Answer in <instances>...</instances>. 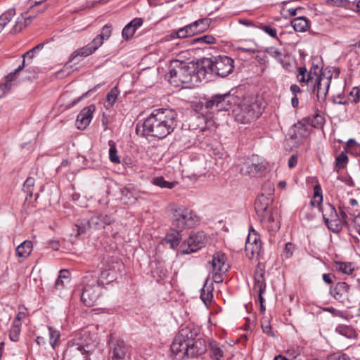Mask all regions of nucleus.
<instances>
[{"label": "nucleus", "mask_w": 360, "mask_h": 360, "mask_svg": "<svg viewBox=\"0 0 360 360\" xmlns=\"http://www.w3.org/2000/svg\"><path fill=\"white\" fill-rule=\"evenodd\" d=\"M205 70H202L200 60L197 63H186L178 60L171 62L169 73L166 75L169 83L174 86L181 84L195 86L205 79Z\"/></svg>", "instance_id": "nucleus-1"}, {"label": "nucleus", "mask_w": 360, "mask_h": 360, "mask_svg": "<svg viewBox=\"0 0 360 360\" xmlns=\"http://www.w3.org/2000/svg\"><path fill=\"white\" fill-rule=\"evenodd\" d=\"M193 333L188 328H182L176 335L171 345L172 352L180 358H190L199 355L201 352L197 346Z\"/></svg>", "instance_id": "nucleus-2"}, {"label": "nucleus", "mask_w": 360, "mask_h": 360, "mask_svg": "<svg viewBox=\"0 0 360 360\" xmlns=\"http://www.w3.org/2000/svg\"><path fill=\"white\" fill-rule=\"evenodd\" d=\"M202 70H205V79L210 75L225 77L233 72V60L226 56H218L212 58H204L200 60Z\"/></svg>", "instance_id": "nucleus-3"}, {"label": "nucleus", "mask_w": 360, "mask_h": 360, "mask_svg": "<svg viewBox=\"0 0 360 360\" xmlns=\"http://www.w3.org/2000/svg\"><path fill=\"white\" fill-rule=\"evenodd\" d=\"M233 114L236 122L241 124L250 123L262 115L260 105L257 101L252 98L245 99L243 103L233 109Z\"/></svg>", "instance_id": "nucleus-4"}, {"label": "nucleus", "mask_w": 360, "mask_h": 360, "mask_svg": "<svg viewBox=\"0 0 360 360\" xmlns=\"http://www.w3.org/2000/svg\"><path fill=\"white\" fill-rule=\"evenodd\" d=\"M154 117H148L143 123H138L136 127V133L137 135H150L151 132H155L157 135H169L172 134L176 127V122L173 124L166 122H160Z\"/></svg>", "instance_id": "nucleus-5"}, {"label": "nucleus", "mask_w": 360, "mask_h": 360, "mask_svg": "<svg viewBox=\"0 0 360 360\" xmlns=\"http://www.w3.org/2000/svg\"><path fill=\"white\" fill-rule=\"evenodd\" d=\"M200 221L197 214L186 207L180 206L172 210V225L180 231L195 227Z\"/></svg>", "instance_id": "nucleus-6"}, {"label": "nucleus", "mask_w": 360, "mask_h": 360, "mask_svg": "<svg viewBox=\"0 0 360 360\" xmlns=\"http://www.w3.org/2000/svg\"><path fill=\"white\" fill-rule=\"evenodd\" d=\"M235 100L233 95L229 93L213 95L210 99L204 103L206 109L214 111L229 110Z\"/></svg>", "instance_id": "nucleus-7"}, {"label": "nucleus", "mask_w": 360, "mask_h": 360, "mask_svg": "<svg viewBox=\"0 0 360 360\" xmlns=\"http://www.w3.org/2000/svg\"><path fill=\"white\" fill-rule=\"evenodd\" d=\"M206 241L207 238L203 232L195 233L180 245V251L184 255L196 252L205 245Z\"/></svg>", "instance_id": "nucleus-8"}, {"label": "nucleus", "mask_w": 360, "mask_h": 360, "mask_svg": "<svg viewBox=\"0 0 360 360\" xmlns=\"http://www.w3.org/2000/svg\"><path fill=\"white\" fill-rule=\"evenodd\" d=\"M322 213L324 221L331 231L337 233L342 229L341 219L333 205H325L322 207Z\"/></svg>", "instance_id": "nucleus-9"}, {"label": "nucleus", "mask_w": 360, "mask_h": 360, "mask_svg": "<svg viewBox=\"0 0 360 360\" xmlns=\"http://www.w3.org/2000/svg\"><path fill=\"white\" fill-rule=\"evenodd\" d=\"M245 251L250 259H259L262 252V243L255 230H250L247 237Z\"/></svg>", "instance_id": "nucleus-10"}, {"label": "nucleus", "mask_w": 360, "mask_h": 360, "mask_svg": "<svg viewBox=\"0 0 360 360\" xmlns=\"http://www.w3.org/2000/svg\"><path fill=\"white\" fill-rule=\"evenodd\" d=\"M264 274L265 270L264 266L259 264L255 271L253 291L258 293L262 311L265 310L263 304L264 301L263 293L266 290V282L264 278Z\"/></svg>", "instance_id": "nucleus-11"}, {"label": "nucleus", "mask_w": 360, "mask_h": 360, "mask_svg": "<svg viewBox=\"0 0 360 360\" xmlns=\"http://www.w3.org/2000/svg\"><path fill=\"white\" fill-rule=\"evenodd\" d=\"M323 118L317 115L315 116L311 122L308 120H304L303 122H298L293 126L294 135H304L305 133L314 134L313 131L314 128H320L323 124Z\"/></svg>", "instance_id": "nucleus-12"}, {"label": "nucleus", "mask_w": 360, "mask_h": 360, "mask_svg": "<svg viewBox=\"0 0 360 360\" xmlns=\"http://www.w3.org/2000/svg\"><path fill=\"white\" fill-rule=\"evenodd\" d=\"M257 216L264 226L270 231L275 232L280 229L279 216L277 210L271 208Z\"/></svg>", "instance_id": "nucleus-13"}, {"label": "nucleus", "mask_w": 360, "mask_h": 360, "mask_svg": "<svg viewBox=\"0 0 360 360\" xmlns=\"http://www.w3.org/2000/svg\"><path fill=\"white\" fill-rule=\"evenodd\" d=\"M100 290L99 281L95 285L85 286L81 296L83 303L88 307L93 306L99 297Z\"/></svg>", "instance_id": "nucleus-14"}, {"label": "nucleus", "mask_w": 360, "mask_h": 360, "mask_svg": "<svg viewBox=\"0 0 360 360\" xmlns=\"http://www.w3.org/2000/svg\"><path fill=\"white\" fill-rule=\"evenodd\" d=\"M95 111L96 106L94 104L84 108L77 117L75 121L77 128L80 130L85 129L89 125Z\"/></svg>", "instance_id": "nucleus-15"}, {"label": "nucleus", "mask_w": 360, "mask_h": 360, "mask_svg": "<svg viewBox=\"0 0 360 360\" xmlns=\"http://www.w3.org/2000/svg\"><path fill=\"white\" fill-rule=\"evenodd\" d=\"M330 293L336 300L345 304L349 301L350 286L345 282H338L330 288Z\"/></svg>", "instance_id": "nucleus-16"}, {"label": "nucleus", "mask_w": 360, "mask_h": 360, "mask_svg": "<svg viewBox=\"0 0 360 360\" xmlns=\"http://www.w3.org/2000/svg\"><path fill=\"white\" fill-rule=\"evenodd\" d=\"M313 92L316 91L318 99L324 100L328 91L330 80L325 76L318 75L314 81Z\"/></svg>", "instance_id": "nucleus-17"}, {"label": "nucleus", "mask_w": 360, "mask_h": 360, "mask_svg": "<svg viewBox=\"0 0 360 360\" xmlns=\"http://www.w3.org/2000/svg\"><path fill=\"white\" fill-rule=\"evenodd\" d=\"M176 112L175 110L169 108H159L153 111L149 117H154L153 119L160 122H166L173 124L176 122Z\"/></svg>", "instance_id": "nucleus-18"}, {"label": "nucleus", "mask_w": 360, "mask_h": 360, "mask_svg": "<svg viewBox=\"0 0 360 360\" xmlns=\"http://www.w3.org/2000/svg\"><path fill=\"white\" fill-rule=\"evenodd\" d=\"M82 346L73 343L69 344L63 354V360H86V355Z\"/></svg>", "instance_id": "nucleus-19"}, {"label": "nucleus", "mask_w": 360, "mask_h": 360, "mask_svg": "<svg viewBox=\"0 0 360 360\" xmlns=\"http://www.w3.org/2000/svg\"><path fill=\"white\" fill-rule=\"evenodd\" d=\"M226 257L224 253L218 252L214 254L210 262L212 272H226L228 266L226 264Z\"/></svg>", "instance_id": "nucleus-20"}, {"label": "nucleus", "mask_w": 360, "mask_h": 360, "mask_svg": "<svg viewBox=\"0 0 360 360\" xmlns=\"http://www.w3.org/2000/svg\"><path fill=\"white\" fill-rule=\"evenodd\" d=\"M25 68V61L23 60L22 64L18 66L13 72L9 73L6 77V82L0 84V98L6 95L9 91L12 86V82L15 75L21 72Z\"/></svg>", "instance_id": "nucleus-21"}, {"label": "nucleus", "mask_w": 360, "mask_h": 360, "mask_svg": "<svg viewBox=\"0 0 360 360\" xmlns=\"http://www.w3.org/2000/svg\"><path fill=\"white\" fill-rule=\"evenodd\" d=\"M115 221L114 219L109 215H103L92 217L89 221V226L92 228L100 229L111 224Z\"/></svg>", "instance_id": "nucleus-22"}, {"label": "nucleus", "mask_w": 360, "mask_h": 360, "mask_svg": "<svg viewBox=\"0 0 360 360\" xmlns=\"http://www.w3.org/2000/svg\"><path fill=\"white\" fill-rule=\"evenodd\" d=\"M297 79L301 84H313L314 79L316 78L318 75L316 72H312L311 71L307 72V68L304 66L297 68Z\"/></svg>", "instance_id": "nucleus-23"}, {"label": "nucleus", "mask_w": 360, "mask_h": 360, "mask_svg": "<svg viewBox=\"0 0 360 360\" xmlns=\"http://www.w3.org/2000/svg\"><path fill=\"white\" fill-rule=\"evenodd\" d=\"M272 201L273 198L270 196L265 195L264 193L259 195L255 201V210L257 215L270 210V205Z\"/></svg>", "instance_id": "nucleus-24"}, {"label": "nucleus", "mask_w": 360, "mask_h": 360, "mask_svg": "<svg viewBox=\"0 0 360 360\" xmlns=\"http://www.w3.org/2000/svg\"><path fill=\"white\" fill-rule=\"evenodd\" d=\"M112 360H129L123 341H117L112 348Z\"/></svg>", "instance_id": "nucleus-25"}, {"label": "nucleus", "mask_w": 360, "mask_h": 360, "mask_svg": "<svg viewBox=\"0 0 360 360\" xmlns=\"http://www.w3.org/2000/svg\"><path fill=\"white\" fill-rule=\"evenodd\" d=\"M263 166L259 162H245L241 167V172L249 176H255Z\"/></svg>", "instance_id": "nucleus-26"}, {"label": "nucleus", "mask_w": 360, "mask_h": 360, "mask_svg": "<svg viewBox=\"0 0 360 360\" xmlns=\"http://www.w3.org/2000/svg\"><path fill=\"white\" fill-rule=\"evenodd\" d=\"M210 23V19L202 18L189 24L188 26L191 27V30L193 32V35H195L205 31L209 27Z\"/></svg>", "instance_id": "nucleus-27"}, {"label": "nucleus", "mask_w": 360, "mask_h": 360, "mask_svg": "<svg viewBox=\"0 0 360 360\" xmlns=\"http://www.w3.org/2000/svg\"><path fill=\"white\" fill-rule=\"evenodd\" d=\"M291 25L295 32H304L309 28V20L305 17H297L291 20Z\"/></svg>", "instance_id": "nucleus-28"}, {"label": "nucleus", "mask_w": 360, "mask_h": 360, "mask_svg": "<svg viewBox=\"0 0 360 360\" xmlns=\"http://www.w3.org/2000/svg\"><path fill=\"white\" fill-rule=\"evenodd\" d=\"M33 245L30 240H25L16 248V255L18 257H27L32 251Z\"/></svg>", "instance_id": "nucleus-29"}, {"label": "nucleus", "mask_w": 360, "mask_h": 360, "mask_svg": "<svg viewBox=\"0 0 360 360\" xmlns=\"http://www.w3.org/2000/svg\"><path fill=\"white\" fill-rule=\"evenodd\" d=\"M28 13L30 12L28 11L27 13H23L21 18H18V20L13 28L14 32H20L22 28L28 25L31 22V20L34 18V15H28Z\"/></svg>", "instance_id": "nucleus-30"}, {"label": "nucleus", "mask_w": 360, "mask_h": 360, "mask_svg": "<svg viewBox=\"0 0 360 360\" xmlns=\"http://www.w3.org/2000/svg\"><path fill=\"white\" fill-rule=\"evenodd\" d=\"M70 272L66 269L60 271L59 276L56 281L55 287L57 290H62L70 282Z\"/></svg>", "instance_id": "nucleus-31"}, {"label": "nucleus", "mask_w": 360, "mask_h": 360, "mask_svg": "<svg viewBox=\"0 0 360 360\" xmlns=\"http://www.w3.org/2000/svg\"><path fill=\"white\" fill-rule=\"evenodd\" d=\"M180 231V230H173L169 233H168L165 238V242L169 243L170 247L173 249L176 248L179 244L180 240L181 238Z\"/></svg>", "instance_id": "nucleus-32"}, {"label": "nucleus", "mask_w": 360, "mask_h": 360, "mask_svg": "<svg viewBox=\"0 0 360 360\" xmlns=\"http://www.w3.org/2000/svg\"><path fill=\"white\" fill-rule=\"evenodd\" d=\"M120 94V91L117 86H115L110 89L106 96L105 101V107L108 109L111 108L116 102L117 97Z\"/></svg>", "instance_id": "nucleus-33"}, {"label": "nucleus", "mask_w": 360, "mask_h": 360, "mask_svg": "<svg viewBox=\"0 0 360 360\" xmlns=\"http://www.w3.org/2000/svg\"><path fill=\"white\" fill-rule=\"evenodd\" d=\"M94 51L91 46L88 44L87 45L79 48L75 51L70 56L69 61H72L77 56L86 57L91 55Z\"/></svg>", "instance_id": "nucleus-34"}, {"label": "nucleus", "mask_w": 360, "mask_h": 360, "mask_svg": "<svg viewBox=\"0 0 360 360\" xmlns=\"http://www.w3.org/2000/svg\"><path fill=\"white\" fill-rule=\"evenodd\" d=\"M15 15V9L13 8L8 9L1 15H0V32L4 27L11 20Z\"/></svg>", "instance_id": "nucleus-35"}, {"label": "nucleus", "mask_w": 360, "mask_h": 360, "mask_svg": "<svg viewBox=\"0 0 360 360\" xmlns=\"http://www.w3.org/2000/svg\"><path fill=\"white\" fill-rule=\"evenodd\" d=\"M210 347L212 357L215 360H221L224 356V351L219 344L212 341L210 343Z\"/></svg>", "instance_id": "nucleus-36"}, {"label": "nucleus", "mask_w": 360, "mask_h": 360, "mask_svg": "<svg viewBox=\"0 0 360 360\" xmlns=\"http://www.w3.org/2000/svg\"><path fill=\"white\" fill-rule=\"evenodd\" d=\"M193 36V32L191 30V27L188 25L179 29L177 31L172 32L171 37L174 38H186Z\"/></svg>", "instance_id": "nucleus-37"}, {"label": "nucleus", "mask_w": 360, "mask_h": 360, "mask_svg": "<svg viewBox=\"0 0 360 360\" xmlns=\"http://www.w3.org/2000/svg\"><path fill=\"white\" fill-rule=\"evenodd\" d=\"M335 267L336 270L348 275L351 274L354 271L352 263L338 262H335Z\"/></svg>", "instance_id": "nucleus-38"}, {"label": "nucleus", "mask_w": 360, "mask_h": 360, "mask_svg": "<svg viewBox=\"0 0 360 360\" xmlns=\"http://www.w3.org/2000/svg\"><path fill=\"white\" fill-rule=\"evenodd\" d=\"M153 184L160 188H172L176 184V182L167 181L162 176H158L153 179Z\"/></svg>", "instance_id": "nucleus-39"}, {"label": "nucleus", "mask_w": 360, "mask_h": 360, "mask_svg": "<svg viewBox=\"0 0 360 360\" xmlns=\"http://www.w3.org/2000/svg\"><path fill=\"white\" fill-rule=\"evenodd\" d=\"M314 197L311 201V204L312 206H318L321 202H322L323 200L322 190L321 186L319 184L316 185L314 188Z\"/></svg>", "instance_id": "nucleus-40"}, {"label": "nucleus", "mask_w": 360, "mask_h": 360, "mask_svg": "<svg viewBox=\"0 0 360 360\" xmlns=\"http://www.w3.org/2000/svg\"><path fill=\"white\" fill-rule=\"evenodd\" d=\"M109 158L110 160L115 164L120 162V157L117 155V150L116 148L115 143L112 141H109Z\"/></svg>", "instance_id": "nucleus-41"}, {"label": "nucleus", "mask_w": 360, "mask_h": 360, "mask_svg": "<svg viewBox=\"0 0 360 360\" xmlns=\"http://www.w3.org/2000/svg\"><path fill=\"white\" fill-rule=\"evenodd\" d=\"M21 330V323H13L10 332L9 338L13 342H17L19 340Z\"/></svg>", "instance_id": "nucleus-42"}, {"label": "nucleus", "mask_w": 360, "mask_h": 360, "mask_svg": "<svg viewBox=\"0 0 360 360\" xmlns=\"http://www.w3.org/2000/svg\"><path fill=\"white\" fill-rule=\"evenodd\" d=\"M35 180L32 177H29L26 179L23 185V191L27 194L30 198L32 197L34 186Z\"/></svg>", "instance_id": "nucleus-43"}, {"label": "nucleus", "mask_w": 360, "mask_h": 360, "mask_svg": "<svg viewBox=\"0 0 360 360\" xmlns=\"http://www.w3.org/2000/svg\"><path fill=\"white\" fill-rule=\"evenodd\" d=\"M327 3L333 6L343 7L349 8L352 6L355 5L354 2H350L349 0H327Z\"/></svg>", "instance_id": "nucleus-44"}, {"label": "nucleus", "mask_w": 360, "mask_h": 360, "mask_svg": "<svg viewBox=\"0 0 360 360\" xmlns=\"http://www.w3.org/2000/svg\"><path fill=\"white\" fill-rule=\"evenodd\" d=\"M212 292L210 287H207V282L205 283L204 287L202 289L200 297L203 302L207 304L208 302H210L212 298Z\"/></svg>", "instance_id": "nucleus-45"}, {"label": "nucleus", "mask_w": 360, "mask_h": 360, "mask_svg": "<svg viewBox=\"0 0 360 360\" xmlns=\"http://www.w3.org/2000/svg\"><path fill=\"white\" fill-rule=\"evenodd\" d=\"M300 136H289L285 140V146L287 150H292L300 144Z\"/></svg>", "instance_id": "nucleus-46"}, {"label": "nucleus", "mask_w": 360, "mask_h": 360, "mask_svg": "<svg viewBox=\"0 0 360 360\" xmlns=\"http://www.w3.org/2000/svg\"><path fill=\"white\" fill-rule=\"evenodd\" d=\"M347 148L351 153L360 154V144L353 139H350L347 141Z\"/></svg>", "instance_id": "nucleus-47"}, {"label": "nucleus", "mask_w": 360, "mask_h": 360, "mask_svg": "<svg viewBox=\"0 0 360 360\" xmlns=\"http://www.w3.org/2000/svg\"><path fill=\"white\" fill-rule=\"evenodd\" d=\"M347 162H348V157L344 152H342L335 158L336 167L338 169L344 168L345 167V165H347Z\"/></svg>", "instance_id": "nucleus-48"}, {"label": "nucleus", "mask_w": 360, "mask_h": 360, "mask_svg": "<svg viewBox=\"0 0 360 360\" xmlns=\"http://www.w3.org/2000/svg\"><path fill=\"white\" fill-rule=\"evenodd\" d=\"M48 328L49 332L50 344L53 348H55L57 341L60 337V333L58 330H53L52 327L49 326Z\"/></svg>", "instance_id": "nucleus-49"}, {"label": "nucleus", "mask_w": 360, "mask_h": 360, "mask_svg": "<svg viewBox=\"0 0 360 360\" xmlns=\"http://www.w3.org/2000/svg\"><path fill=\"white\" fill-rule=\"evenodd\" d=\"M112 34V25L110 24L105 25L101 30V34H98L103 41L110 38Z\"/></svg>", "instance_id": "nucleus-50"}, {"label": "nucleus", "mask_w": 360, "mask_h": 360, "mask_svg": "<svg viewBox=\"0 0 360 360\" xmlns=\"http://www.w3.org/2000/svg\"><path fill=\"white\" fill-rule=\"evenodd\" d=\"M135 32V28H133L131 23H128L122 30V37L127 40L134 35Z\"/></svg>", "instance_id": "nucleus-51"}, {"label": "nucleus", "mask_w": 360, "mask_h": 360, "mask_svg": "<svg viewBox=\"0 0 360 360\" xmlns=\"http://www.w3.org/2000/svg\"><path fill=\"white\" fill-rule=\"evenodd\" d=\"M266 53L270 56L276 58L278 61L282 60L283 53L280 50H278L276 48L269 47L266 49Z\"/></svg>", "instance_id": "nucleus-52"}, {"label": "nucleus", "mask_w": 360, "mask_h": 360, "mask_svg": "<svg viewBox=\"0 0 360 360\" xmlns=\"http://www.w3.org/2000/svg\"><path fill=\"white\" fill-rule=\"evenodd\" d=\"M352 103H357L360 101V89L359 87H354L349 94Z\"/></svg>", "instance_id": "nucleus-53"}, {"label": "nucleus", "mask_w": 360, "mask_h": 360, "mask_svg": "<svg viewBox=\"0 0 360 360\" xmlns=\"http://www.w3.org/2000/svg\"><path fill=\"white\" fill-rule=\"evenodd\" d=\"M215 38L212 35H205L195 39V42H202L206 44H213L215 43Z\"/></svg>", "instance_id": "nucleus-54"}, {"label": "nucleus", "mask_w": 360, "mask_h": 360, "mask_svg": "<svg viewBox=\"0 0 360 360\" xmlns=\"http://www.w3.org/2000/svg\"><path fill=\"white\" fill-rule=\"evenodd\" d=\"M103 40L97 35L89 44L95 52L103 44Z\"/></svg>", "instance_id": "nucleus-55"}, {"label": "nucleus", "mask_w": 360, "mask_h": 360, "mask_svg": "<svg viewBox=\"0 0 360 360\" xmlns=\"http://www.w3.org/2000/svg\"><path fill=\"white\" fill-rule=\"evenodd\" d=\"M260 29L264 31L269 36L276 38L277 37V31L276 29L271 27V25H262Z\"/></svg>", "instance_id": "nucleus-56"}, {"label": "nucleus", "mask_w": 360, "mask_h": 360, "mask_svg": "<svg viewBox=\"0 0 360 360\" xmlns=\"http://www.w3.org/2000/svg\"><path fill=\"white\" fill-rule=\"evenodd\" d=\"M274 193V188L271 184L266 183L263 186L262 193H264L265 195L270 196L271 198H272Z\"/></svg>", "instance_id": "nucleus-57"}, {"label": "nucleus", "mask_w": 360, "mask_h": 360, "mask_svg": "<svg viewBox=\"0 0 360 360\" xmlns=\"http://www.w3.org/2000/svg\"><path fill=\"white\" fill-rule=\"evenodd\" d=\"M295 248V246L294 244L291 243H286L284 249V255L286 258H290V257L292 256Z\"/></svg>", "instance_id": "nucleus-58"}, {"label": "nucleus", "mask_w": 360, "mask_h": 360, "mask_svg": "<svg viewBox=\"0 0 360 360\" xmlns=\"http://www.w3.org/2000/svg\"><path fill=\"white\" fill-rule=\"evenodd\" d=\"M297 9H300V8H288L286 5L283 6V9H282V14L285 16V17H287L288 15L289 16H293V15H295L296 13H297Z\"/></svg>", "instance_id": "nucleus-59"}, {"label": "nucleus", "mask_w": 360, "mask_h": 360, "mask_svg": "<svg viewBox=\"0 0 360 360\" xmlns=\"http://www.w3.org/2000/svg\"><path fill=\"white\" fill-rule=\"evenodd\" d=\"M328 360H351L350 358L346 354H340L334 353L328 356Z\"/></svg>", "instance_id": "nucleus-60"}, {"label": "nucleus", "mask_w": 360, "mask_h": 360, "mask_svg": "<svg viewBox=\"0 0 360 360\" xmlns=\"http://www.w3.org/2000/svg\"><path fill=\"white\" fill-rule=\"evenodd\" d=\"M352 223L354 229L360 235V213L353 218Z\"/></svg>", "instance_id": "nucleus-61"}, {"label": "nucleus", "mask_w": 360, "mask_h": 360, "mask_svg": "<svg viewBox=\"0 0 360 360\" xmlns=\"http://www.w3.org/2000/svg\"><path fill=\"white\" fill-rule=\"evenodd\" d=\"M226 272H212V278L215 283H219L223 281L222 275Z\"/></svg>", "instance_id": "nucleus-62"}, {"label": "nucleus", "mask_w": 360, "mask_h": 360, "mask_svg": "<svg viewBox=\"0 0 360 360\" xmlns=\"http://www.w3.org/2000/svg\"><path fill=\"white\" fill-rule=\"evenodd\" d=\"M323 311L331 313L335 316H342V313L340 310H338L333 307H326L323 309Z\"/></svg>", "instance_id": "nucleus-63"}, {"label": "nucleus", "mask_w": 360, "mask_h": 360, "mask_svg": "<svg viewBox=\"0 0 360 360\" xmlns=\"http://www.w3.org/2000/svg\"><path fill=\"white\" fill-rule=\"evenodd\" d=\"M288 167L290 168L295 167L297 164V155H292L290 156V159L288 160Z\"/></svg>", "instance_id": "nucleus-64"}]
</instances>
